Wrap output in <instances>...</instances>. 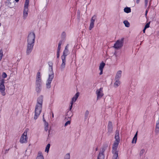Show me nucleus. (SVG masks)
I'll list each match as a JSON object with an SVG mask.
<instances>
[{"label": "nucleus", "mask_w": 159, "mask_h": 159, "mask_svg": "<svg viewBox=\"0 0 159 159\" xmlns=\"http://www.w3.org/2000/svg\"><path fill=\"white\" fill-rule=\"evenodd\" d=\"M96 151H97V148L96 149Z\"/></svg>", "instance_id": "obj_52"}, {"label": "nucleus", "mask_w": 159, "mask_h": 159, "mask_svg": "<svg viewBox=\"0 0 159 159\" xmlns=\"http://www.w3.org/2000/svg\"><path fill=\"white\" fill-rule=\"evenodd\" d=\"M69 52L68 50V45H67L65 47V49L63 52V55L61 56V58H64L66 59V57L69 54Z\"/></svg>", "instance_id": "obj_14"}, {"label": "nucleus", "mask_w": 159, "mask_h": 159, "mask_svg": "<svg viewBox=\"0 0 159 159\" xmlns=\"http://www.w3.org/2000/svg\"><path fill=\"white\" fill-rule=\"evenodd\" d=\"M124 39L122 38L120 39L117 40L114 44L113 47L116 49H119L121 48L123 44Z\"/></svg>", "instance_id": "obj_9"}, {"label": "nucleus", "mask_w": 159, "mask_h": 159, "mask_svg": "<svg viewBox=\"0 0 159 159\" xmlns=\"http://www.w3.org/2000/svg\"><path fill=\"white\" fill-rule=\"evenodd\" d=\"M52 116L53 117V115H52Z\"/></svg>", "instance_id": "obj_53"}, {"label": "nucleus", "mask_w": 159, "mask_h": 159, "mask_svg": "<svg viewBox=\"0 0 159 159\" xmlns=\"http://www.w3.org/2000/svg\"><path fill=\"white\" fill-rule=\"evenodd\" d=\"M70 155L69 153L66 154L64 157V159H70Z\"/></svg>", "instance_id": "obj_29"}, {"label": "nucleus", "mask_w": 159, "mask_h": 159, "mask_svg": "<svg viewBox=\"0 0 159 159\" xmlns=\"http://www.w3.org/2000/svg\"><path fill=\"white\" fill-rule=\"evenodd\" d=\"M123 23L125 24V26L127 27H129L130 26V24L129 22L127 20L124 21H123Z\"/></svg>", "instance_id": "obj_27"}, {"label": "nucleus", "mask_w": 159, "mask_h": 159, "mask_svg": "<svg viewBox=\"0 0 159 159\" xmlns=\"http://www.w3.org/2000/svg\"><path fill=\"white\" fill-rule=\"evenodd\" d=\"M105 65V64L104 62H102L100 64L99 67V70H103V69L104 68Z\"/></svg>", "instance_id": "obj_25"}, {"label": "nucleus", "mask_w": 159, "mask_h": 159, "mask_svg": "<svg viewBox=\"0 0 159 159\" xmlns=\"http://www.w3.org/2000/svg\"><path fill=\"white\" fill-rule=\"evenodd\" d=\"M36 159H44L43 156L41 152H38Z\"/></svg>", "instance_id": "obj_18"}, {"label": "nucleus", "mask_w": 159, "mask_h": 159, "mask_svg": "<svg viewBox=\"0 0 159 159\" xmlns=\"http://www.w3.org/2000/svg\"><path fill=\"white\" fill-rule=\"evenodd\" d=\"M148 10L147 9V10H146V11L145 14V15L146 16V15H147V13H148Z\"/></svg>", "instance_id": "obj_46"}, {"label": "nucleus", "mask_w": 159, "mask_h": 159, "mask_svg": "<svg viewBox=\"0 0 159 159\" xmlns=\"http://www.w3.org/2000/svg\"><path fill=\"white\" fill-rule=\"evenodd\" d=\"M148 0H144V5L145 7H146L148 5Z\"/></svg>", "instance_id": "obj_36"}, {"label": "nucleus", "mask_w": 159, "mask_h": 159, "mask_svg": "<svg viewBox=\"0 0 159 159\" xmlns=\"http://www.w3.org/2000/svg\"><path fill=\"white\" fill-rule=\"evenodd\" d=\"M61 58L62 60V62L61 65L60 69L61 70H63L65 67L66 60V59H65L63 57V58Z\"/></svg>", "instance_id": "obj_16"}, {"label": "nucleus", "mask_w": 159, "mask_h": 159, "mask_svg": "<svg viewBox=\"0 0 159 159\" xmlns=\"http://www.w3.org/2000/svg\"><path fill=\"white\" fill-rule=\"evenodd\" d=\"M42 80L40 73L38 72L36 75L35 81V90L38 93H40L42 90Z\"/></svg>", "instance_id": "obj_2"}, {"label": "nucleus", "mask_w": 159, "mask_h": 159, "mask_svg": "<svg viewBox=\"0 0 159 159\" xmlns=\"http://www.w3.org/2000/svg\"><path fill=\"white\" fill-rule=\"evenodd\" d=\"M50 144H48L45 149V152H49V149L50 147Z\"/></svg>", "instance_id": "obj_28"}, {"label": "nucleus", "mask_w": 159, "mask_h": 159, "mask_svg": "<svg viewBox=\"0 0 159 159\" xmlns=\"http://www.w3.org/2000/svg\"><path fill=\"white\" fill-rule=\"evenodd\" d=\"M5 80L2 79L0 80V92L1 94L3 96H5L6 93L5 92V88L4 85Z\"/></svg>", "instance_id": "obj_7"}, {"label": "nucleus", "mask_w": 159, "mask_h": 159, "mask_svg": "<svg viewBox=\"0 0 159 159\" xmlns=\"http://www.w3.org/2000/svg\"><path fill=\"white\" fill-rule=\"evenodd\" d=\"M44 116V115L43 114V120L44 122V124H45V123H47V122L45 120Z\"/></svg>", "instance_id": "obj_41"}, {"label": "nucleus", "mask_w": 159, "mask_h": 159, "mask_svg": "<svg viewBox=\"0 0 159 159\" xmlns=\"http://www.w3.org/2000/svg\"><path fill=\"white\" fill-rule=\"evenodd\" d=\"M1 23H0V26H1Z\"/></svg>", "instance_id": "obj_51"}, {"label": "nucleus", "mask_w": 159, "mask_h": 159, "mask_svg": "<svg viewBox=\"0 0 159 159\" xmlns=\"http://www.w3.org/2000/svg\"><path fill=\"white\" fill-rule=\"evenodd\" d=\"M138 132H137L134 137L132 142V143H136L137 139Z\"/></svg>", "instance_id": "obj_22"}, {"label": "nucleus", "mask_w": 159, "mask_h": 159, "mask_svg": "<svg viewBox=\"0 0 159 159\" xmlns=\"http://www.w3.org/2000/svg\"><path fill=\"white\" fill-rule=\"evenodd\" d=\"M29 3V0H25L23 14V18L24 20L26 19L28 15Z\"/></svg>", "instance_id": "obj_4"}, {"label": "nucleus", "mask_w": 159, "mask_h": 159, "mask_svg": "<svg viewBox=\"0 0 159 159\" xmlns=\"http://www.w3.org/2000/svg\"><path fill=\"white\" fill-rule=\"evenodd\" d=\"M108 132L107 133L108 135H109L112 131V124L111 122H109L108 125Z\"/></svg>", "instance_id": "obj_15"}, {"label": "nucleus", "mask_w": 159, "mask_h": 159, "mask_svg": "<svg viewBox=\"0 0 159 159\" xmlns=\"http://www.w3.org/2000/svg\"><path fill=\"white\" fill-rule=\"evenodd\" d=\"M61 47L60 46H58V48H57V52H60L61 49Z\"/></svg>", "instance_id": "obj_42"}, {"label": "nucleus", "mask_w": 159, "mask_h": 159, "mask_svg": "<svg viewBox=\"0 0 159 159\" xmlns=\"http://www.w3.org/2000/svg\"><path fill=\"white\" fill-rule=\"evenodd\" d=\"M150 6H148V8L147 9L148 10L149 9Z\"/></svg>", "instance_id": "obj_48"}, {"label": "nucleus", "mask_w": 159, "mask_h": 159, "mask_svg": "<svg viewBox=\"0 0 159 159\" xmlns=\"http://www.w3.org/2000/svg\"><path fill=\"white\" fill-rule=\"evenodd\" d=\"M70 124V121H68L65 124V126H66L67 125Z\"/></svg>", "instance_id": "obj_38"}, {"label": "nucleus", "mask_w": 159, "mask_h": 159, "mask_svg": "<svg viewBox=\"0 0 159 159\" xmlns=\"http://www.w3.org/2000/svg\"><path fill=\"white\" fill-rule=\"evenodd\" d=\"M60 52H57V58H59L60 56Z\"/></svg>", "instance_id": "obj_40"}, {"label": "nucleus", "mask_w": 159, "mask_h": 159, "mask_svg": "<svg viewBox=\"0 0 159 159\" xmlns=\"http://www.w3.org/2000/svg\"><path fill=\"white\" fill-rule=\"evenodd\" d=\"M43 96L41 95L37 98V102L36 105L42 106L43 102Z\"/></svg>", "instance_id": "obj_12"}, {"label": "nucleus", "mask_w": 159, "mask_h": 159, "mask_svg": "<svg viewBox=\"0 0 159 159\" xmlns=\"http://www.w3.org/2000/svg\"><path fill=\"white\" fill-rule=\"evenodd\" d=\"M3 78L4 79L7 77V75L5 72H3L2 75Z\"/></svg>", "instance_id": "obj_35"}, {"label": "nucleus", "mask_w": 159, "mask_h": 159, "mask_svg": "<svg viewBox=\"0 0 159 159\" xmlns=\"http://www.w3.org/2000/svg\"><path fill=\"white\" fill-rule=\"evenodd\" d=\"M149 27V23H147L145 25L144 28L147 29Z\"/></svg>", "instance_id": "obj_37"}, {"label": "nucleus", "mask_w": 159, "mask_h": 159, "mask_svg": "<svg viewBox=\"0 0 159 159\" xmlns=\"http://www.w3.org/2000/svg\"><path fill=\"white\" fill-rule=\"evenodd\" d=\"M3 56V51L2 49L0 50V61H1Z\"/></svg>", "instance_id": "obj_33"}, {"label": "nucleus", "mask_w": 159, "mask_h": 159, "mask_svg": "<svg viewBox=\"0 0 159 159\" xmlns=\"http://www.w3.org/2000/svg\"><path fill=\"white\" fill-rule=\"evenodd\" d=\"M146 29H145V28H144V29H143V32L144 33H145V31Z\"/></svg>", "instance_id": "obj_47"}, {"label": "nucleus", "mask_w": 159, "mask_h": 159, "mask_svg": "<svg viewBox=\"0 0 159 159\" xmlns=\"http://www.w3.org/2000/svg\"><path fill=\"white\" fill-rule=\"evenodd\" d=\"M156 131L158 132H159V114L158 119L156 121Z\"/></svg>", "instance_id": "obj_20"}, {"label": "nucleus", "mask_w": 159, "mask_h": 159, "mask_svg": "<svg viewBox=\"0 0 159 159\" xmlns=\"http://www.w3.org/2000/svg\"><path fill=\"white\" fill-rule=\"evenodd\" d=\"M79 93H76L75 95L73 97L72 99V100L71 101V102H72L73 103L76 101V100L78 98L79 96Z\"/></svg>", "instance_id": "obj_19"}, {"label": "nucleus", "mask_w": 159, "mask_h": 159, "mask_svg": "<svg viewBox=\"0 0 159 159\" xmlns=\"http://www.w3.org/2000/svg\"><path fill=\"white\" fill-rule=\"evenodd\" d=\"M35 35L34 32H31L28 35L27 39L26 53L29 54L31 52L34 46Z\"/></svg>", "instance_id": "obj_1"}, {"label": "nucleus", "mask_w": 159, "mask_h": 159, "mask_svg": "<svg viewBox=\"0 0 159 159\" xmlns=\"http://www.w3.org/2000/svg\"><path fill=\"white\" fill-rule=\"evenodd\" d=\"M45 126V130L46 131H47L48 130V133L49 134L50 133V128H49L48 127V123H45V124H44Z\"/></svg>", "instance_id": "obj_23"}, {"label": "nucleus", "mask_w": 159, "mask_h": 159, "mask_svg": "<svg viewBox=\"0 0 159 159\" xmlns=\"http://www.w3.org/2000/svg\"><path fill=\"white\" fill-rule=\"evenodd\" d=\"M151 3L150 2L149 3V6H150L151 5Z\"/></svg>", "instance_id": "obj_50"}, {"label": "nucleus", "mask_w": 159, "mask_h": 159, "mask_svg": "<svg viewBox=\"0 0 159 159\" xmlns=\"http://www.w3.org/2000/svg\"><path fill=\"white\" fill-rule=\"evenodd\" d=\"M103 89L101 88L99 89H98L96 92V93L97 95V100L101 98L103 95Z\"/></svg>", "instance_id": "obj_11"}, {"label": "nucleus", "mask_w": 159, "mask_h": 159, "mask_svg": "<svg viewBox=\"0 0 159 159\" xmlns=\"http://www.w3.org/2000/svg\"><path fill=\"white\" fill-rule=\"evenodd\" d=\"M89 113V112L88 110H86L84 114V118L85 119H86L88 117Z\"/></svg>", "instance_id": "obj_30"}, {"label": "nucleus", "mask_w": 159, "mask_h": 159, "mask_svg": "<svg viewBox=\"0 0 159 159\" xmlns=\"http://www.w3.org/2000/svg\"><path fill=\"white\" fill-rule=\"evenodd\" d=\"M49 65V70L50 73L49 74L48 78L47 81L46 83V87L49 89L51 87V83L54 77V74L52 71V64L51 63Z\"/></svg>", "instance_id": "obj_3"}, {"label": "nucleus", "mask_w": 159, "mask_h": 159, "mask_svg": "<svg viewBox=\"0 0 159 159\" xmlns=\"http://www.w3.org/2000/svg\"><path fill=\"white\" fill-rule=\"evenodd\" d=\"M104 155L103 154L99 153L98 157L97 159H104Z\"/></svg>", "instance_id": "obj_26"}, {"label": "nucleus", "mask_w": 159, "mask_h": 159, "mask_svg": "<svg viewBox=\"0 0 159 159\" xmlns=\"http://www.w3.org/2000/svg\"><path fill=\"white\" fill-rule=\"evenodd\" d=\"M112 153L113 154L112 159H119L117 148L112 147Z\"/></svg>", "instance_id": "obj_10"}, {"label": "nucleus", "mask_w": 159, "mask_h": 159, "mask_svg": "<svg viewBox=\"0 0 159 159\" xmlns=\"http://www.w3.org/2000/svg\"><path fill=\"white\" fill-rule=\"evenodd\" d=\"M140 0H136V2L137 4H139V2Z\"/></svg>", "instance_id": "obj_45"}, {"label": "nucleus", "mask_w": 159, "mask_h": 159, "mask_svg": "<svg viewBox=\"0 0 159 159\" xmlns=\"http://www.w3.org/2000/svg\"><path fill=\"white\" fill-rule=\"evenodd\" d=\"M145 150L144 149H142L139 152V155L140 157L142 156L145 153Z\"/></svg>", "instance_id": "obj_32"}, {"label": "nucleus", "mask_w": 159, "mask_h": 159, "mask_svg": "<svg viewBox=\"0 0 159 159\" xmlns=\"http://www.w3.org/2000/svg\"><path fill=\"white\" fill-rule=\"evenodd\" d=\"M115 141L113 144L112 147L118 148V146L120 141V138L119 135V131L116 130L115 135Z\"/></svg>", "instance_id": "obj_6"}, {"label": "nucleus", "mask_w": 159, "mask_h": 159, "mask_svg": "<svg viewBox=\"0 0 159 159\" xmlns=\"http://www.w3.org/2000/svg\"><path fill=\"white\" fill-rule=\"evenodd\" d=\"M106 149V147H103L100 150V152L99 153H101L102 154H103L104 152L105 151Z\"/></svg>", "instance_id": "obj_31"}, {"label": "nucleus", "mask_w": 159, "mask_h": 159, "mask_svg": "<svg viewBox=\"0 0 159 159\" xmlns=\"http://www.w3.org/2000/svg\"><path fill=\"white\" fill-rule=\"evenodd\" d=\"M122 71L120 70L117 71L115 76V80H119L121 76Z\"/></svg>", "instance_id": "obj_17"}, {"label": "nucleus", "mask_w": 159, "mask_h": 159, "mask_svg": "<svg viewBox=\"0 0 159 159\" xmlns=\"http://www.w3.org/2000/svg\"><path fill=\"white\" fill-rule=\"evenodd\" d=\"M96 19V16L95 15L93 16L91 18L90 20V23L89 29L91 30L93 28L94 26V24L95 20Z\"/></svg>", "instance_id": "obj_13"}, {"label": "nucleus", "mask_w": 159, "mask_h": 159, "mask_svg": "<svg viewBox=\"0 0 159 159\" xmlns=\"http://www.w3.org/2000/svg\"><path fill=\"white\" fill-rule=\"evenodd\" d=\"M27 131L25 130L21 135L20 139V142L21 143H26L27 142L28 138L27 136Z\"/></svg>", "instance_id": "obj_8"}, {"label": "nucleus", "mask_w": 159, "mask_h": 159, "mask_svg": "<svg viewBox=\"0 0 159 159\" xmlns=\"http://www.w3.org/2000/svg\"><path fill=\"white\" fill-rule=\"evenodd\" d=\"M42 109V106L36 105L35 109V115L34 119H37L40 114Z\"/></svg>", "instance_id": "obj_5"}, {"label": "nucleus", "mask_w": 159, "mask_h": 159, "mask_svg": "<svg viewBox=\"0 0 159 159\" xmlns=\"http://www.w3.org/2000/svg\"><path fill=\"white\" fill-rule=\"evenodd\" d=\"M73 103L72 102H71V103H70L71 105L70 106V108H69V110L70 111H71V109H72V106H73Z\"/></svg>", "instance_id": "obj_39"}, {"label": "nucleus", "mask_w": 159, "mask_h": 159, "mask_svg": "<svg viewBox=\"0 0 159 159\" xmlns=\"http://www.w3.org/2000/svg\"><path fill=\"white\" fill-rule=\"evenodd\" d=\"M100 73H99V75H101L102 74V71H103V70H100Z\"/></svg>", "instance_id": "obj_44"}, {"label": "nucleus", "mask_w": 159, "mask_h": 159, "mask_svg": "<svg viewBox=\"0 0 159 159\" xmlns=\"http://www.w3.org/2000/svg\"><path fill=\"white\" fill-rule=\"evenodd\" d=\"M31 153V152L30 150L29 151H28L27 150H26L25 151V154L26 156H29Z\"/></svg>", "instance_id": "obj_34"}, {"label": "nucleus", "mask_w": 159, "mask_h": 159, "mask_svg": "<svg viewBox=\"0 0 159 159\" xmlns=\"http://www.w3.org/2000/svg\"><path fill=\"white\" fill-rule=\"evenodd\" d=\"M124 11L126 13H129L131 12V10L130 7H126L124 8Z\"/></svg>", "instance_id": "obj_24"}, {"label": "nucleus", "mask_w": 159, "mask_h": 159, "mask_svg": "<svg viewBox=\"0 0 159 159\" xmlns=\"http://www.w3.org/2000/svg\"><path fill=\"white\" fill-rule=\"evenodd\" d=\"M116 81L114 83V86L115 88L117 87L120 84V82L119 80H115Z\"/></svg>", "instance_id": "obj_21"}, {"label": "nucleus", "mask_w": 159, "mask_h": 159, "mask_svg": "<svg viewBox=\"0 0 159 159\" xmlns=\"http://www.w3.org/2000/svg\"><path fill=\"white\" fill-rule=\"evenodd\" d=\"M61 43H62V42H59V43L58 44V46L61 47Z\"/></svg>", "instance_id": "obj_43"}, {"label": "nucleus", "mask_w": 159, "mask_h": 159, "mask_svg": "<svg viewBox=\"0 0 159 159\" xmlns=\"http://www.w3.org/2000/svg\"><path fill=\"white\" fill-rule=\"evenodd\" d=\"M15 1L16 2H18L19 0H15Z\"/></svg>", "instance_id": "obj_49"}]
</instances>
